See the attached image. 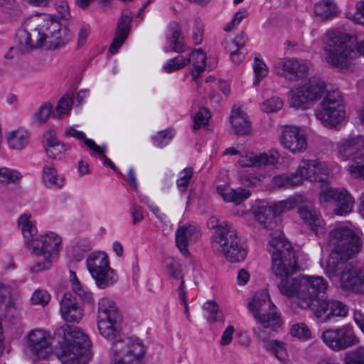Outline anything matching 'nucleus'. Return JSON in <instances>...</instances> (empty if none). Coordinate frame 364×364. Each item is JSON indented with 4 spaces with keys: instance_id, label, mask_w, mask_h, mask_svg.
<instances>
[{
    "instance_id": "obj_42",
    "label": "nucleus",
    "mask_w": 364,
    "mask_h": 364,
    "mask_svg": "<svg viewBox=\"0 0 364 364\" xmlns=\"http://www.w3.org/2000/svg\"><path fill=\"white\" fill-rule=\"evenodd\" d=\"M29 218L28 215H23L19 218L18 222L24 237L28 240L37 233V230L29 220Z\"/></svg>"
},
{
    "instance_id": "obj_37",
    "label": "nucleus",
    "mask_w": 364,
    "mask_h": 364,
    "mask_svg": "<svg viewBox=\"0 0 364 364\" xmlns=\"http://www.w3.org/2000/svg\"><path fill=\"white\" fill-rule=\"evenodd\" d=\"M203 309L206 311L208 314L207 321L210 323H215L216 322H225V318L223 311L215 301H208L204 304Z\"/></svg>"
},
{
    "instance_id": "obj_30",
    "label": "nucleus",
    "mask_w": 364,
    "mask_h": 364,
    "mask_svg": "<svg viewBox=\"0 0 364 364\" xmlns=\"http://www.w3.org/2000/svg\"><path fill=\"white\" fill-rule=\"evenodd\" d=\"M257 333L259 342L265 349L271 350L279 360L285 358L286 349L284 347L285 344L283 342L277 340H269V336L265 337V334L259 331Z\"/></svg>"
},
{
    "instance_id": "obj_38",
    "label": "nucleus",
    "mask_w": 364,
    "mask_h": 364,
    "mask_svg": "<svg viewBox=\"0 0 364 364\" xmlns=\"http://www.w3.org/2000/svg\"><path fill=\"white\" fill-rule=\"evenodd\" d=\"M336 12L334 4L329 1H321L314 6V14L321 20L333 16Z\"/></svg>"
},
{
    "instance_id": "obj_34",
    "label": "nucleus",
    "mask_w": 364,
    "mask_h": 364,
    "mask_svg": "<svg viewBox=\"0 0 364 364\" xmlns=\"http://www.w3.org/2000/svg\"><path fill=\"white\" fill-rule=\"evenodd\" d=\"M16 304L11 297V290L9 287L0 283V314L5 313L10 314L16 309Z\"/></svg>"
},
{
    "instance_id": "obj_63",
    "label": "nucleus",
    "mask_w": 364,
    "mask_h": 364,
    "mask_svg": "<svg viewBox=\"0 0 364 364\" xmlns=\"http://www.w3.org/2000/svg\"><path fill=\"white\" fill-rule=\"evenodd\" d=\"M247 16V12L245 10L239 11L235 15L234 18L231 21V22L227 25L225 28V31H230L233 29L235 26L238 25L241 21L245 18Z\"/></svg>"
},
{
    "instance_id": "obj_7",
    "label": "nucleus",
    "mask_w": 364,
    "mask_h": 364,
    "mask_svg": "<svg viewBox=\"0 0 364 364\" xmlns=\"http://www.w3.org/2000/svg\"><path fill=\"white\" fill-rule=\"evenodd\" d=\"M208 226L215 230L212 237V245L215 251L223 254L230 262L245 259L247 251L240 244L235 230L226 220L212 216L208 220Z\"/></svg>"
},
{
    "instance_id": "obj_41",
    "label": "nucleus",
    "mask_w": 364,
    "mask_h": 364,
    "mask_svg": "<svg viewBox=\"0 0 364 364\" xmlns=\"http://www.w3.org/2000/svg\"><path fill=\"white\" fill-rule=\"evenodd\" d=\"M21 178V173L16 170L6 167L0 168V183H15L18 182Z\"/></svg>"
},
{
    "instance_id": "obj_48",
    "label": "nucleus",
    "mask_w": 364,
    "mask_h": 364,
    "mask_svg": "<svg viewBox=\"0 0 364 364\" xmlns=\"http://www.w3.org/2000/svg\"><path fill=\"white\" fill-rule=\"evenodd\" d=\"M166 265L171 278L181 280V282L183 281L185 283L183 276L181 274V267L173 258H167Z\"/></svg>"
},
{
    "instance_id": "obj_61",
    "label": "nucleus",
    "mask_w": 364,
    "mask_h": 364,
    "mask_svg": "<svg viewBox=\"0 0 364 364\" xmlns=\"http://www.w3.org/2000/svg\"><path fill=\"white\" fill-rule=\"evenodd\" d=\"M238 163L242 167L256 166V154L251 152L242 156L239 159Z\"/></svg>"
},
{
    "instance_id": "obj_31",
    "label": "nucleus",
    "mask_w": 364,
    "mask_h": 364,
    "mask_svg": "<svg viewBox=\"0 0 364 364\" xmlns=\"http://www.w3.org/2000/svg\"><path fill=\"white\" fill-rule=\"evenodd\" d=\"M87 266L92 276H97L99 272L109 267L107 257L104 252L91 254L87 259Z\"/></svg>"
},
{
    "instance_id": "obj_64",
    "label": "nucleus",
    "mask_w": 364,
    "mask_h": 364,
    "mask_svg": "<svg viewBox=\"0 0 364 364\" xmlns=\"http://www.w3.org/2000/svg\"><path fill=\"white\" fill-rule=\"evenodd\" d=\"M130 211L133 218L134 224H136L144 219L143 208L141 206L134 204L130 208Z\"/></svg>"
},
{
    "instance_id": "obj_26",
    "label": "nucleus",
    "mask_w": 364,
    "mask_h": 364,
    "mask_svg": "<svg viewBox=\"0 0 364 364\" xmlns=\"http://www.w3.org/2000/svg\"><path fill=\"white\" fill-rule=\"evenodd\" d=\"M255 219L264 228L274 231L277 227L273 208L265 202H259L252 210Z\"/></svg>"
},
{
    "instance_id": "obj_18",
    "label": "nucleus",
    "mask_w": 364,
    "mask_h": 364,
    "mask_svg": "<svg viewBox=\"0 0 364 364\" xmlns=\"http://www.w3.org/2000/svg\"><path fill=\"white\" fill-rule=\"evenodd\" d=\"M282 145L293 154L304 151L307 141L304 133L296 126H285L280 136Z\"/></svg>"
},
{
    "instance_id": "obj_15",
    "label": "nucleus",
    "mask_w": 364,
    "mask_h": 364,
    "mask_svg": "<svg viewBox=\"0 0 364 364\" xmlns=\"http://www.w3.org/2000/svg\"><path fill=\"white\" fill-rule=\"evenodd\" d=\"M325 291L315 292L316 298L307 309L312 310L315 316L323 322L329 321L333 316H346L348 307L344 303L336 299L319 298V294Z\"/></svg>"
},
{
    "instance_id": "obj_62",
    "label": "nucleus",
    "mask_w": 364,
    "mask_h": 364,
    "mask_svg": "<svg viewBox=\"0 0 364 364\" xmlns=\"http://www.w3.org/2000/svg\"><path fill=\"white\" fill-rule=\"evenodd\" d=\"M235 331V328L233 326H228L225 330L223 332L222 336L220 341V344L222 346L229 345L232 340V336Z\"/></svg>"
},
{
    "instance_id": "obj_46",
    "label": "nucleus",
    "mask_w": 364,
    "mask_h": 364,
    "mask_svg": "<svg viewBox=\"0 0 364 364\" xmlns=\"http://www.w3.org/2000/svg\"><path fill=\"white\" fill-rule=\"evenodd\" d=\"M343 362L344 364H364V347H359L347 353Z\"/></svg>"
},
{
    "instance_id": "obj_24",
    "label": "nucleus",
    "mask_w": 364,
    "mask_h": 364,
    "mask_svg": "<svg viewBox=\"0 0 364 364\" xmlns=\"http://www.w3.org/2000/svg\"><path fill=\"white\" fill-rule=\"evenodd\" d=\"M200 237L198 228L191 224L179 227L176 232V243L177 247L184 255H188V245L196 242Z\"/></svg>"
},
{
    "instance_id": "obj_19",
    "label": "nucleus",
    "mask_w": 364,
    "mask_h": 364,
    "mask_svg": "<svg viewBox=\"0 0 364 364\" xmlns=\"http://www.w3.org/2000/svg\"><path fill=\"white\" fill-rule=\"evenodd\" d=\"M277 75L284 77L291 81H297L308 70V65L295 58L280 59L274 65Z\"/></svg>"
},
{
    "instance_id": "obj_52",
    "label": "nucleus",
    "mask_w": 364,
    "mask_h": 364,
    "mask_svg": "<svg viewBox=\"0 0 364 364\" xmlns=\"http://www.w3.org/2000/svg\"><path fill=\"white\" fill-rule=\"evenodd\" d=\"M210 114L206 108H201L198 110L194 117V129H199L201 127L208 124Z\"/></svg>"
},
{
    "instance_id": "obj_40",
    "label": "nucleus",
    "mask_w": 364,
    "mask_h": 364,
    "mask_svg": "<svg viewBox=\"0 0 364 364\" xmlns=\"http://www.w3.org/2000/svg\"><path fill=\"white\" fill-rule=\"evenodd\" d=\"M279 154L277 151H271L256 154V166H267L276 164L278 162Z\"/></svg>"
},
{
    "instance_id": "obj_57",
    "label": "nucleus",
    "mask_w": 364,
    "mask_h": 364,
    "mask_svg": "<svg viewBox=\"0 0 364 364\" xmlns=\"http://www.w3.org/2000/svg\"><path fill=\"white\" fill-rule=\"evenodd\" d=\"M50 301V294L46 291L36 290L31 297L33 304L46 306Z\"/></svg>"
},
{
    "instance_id": "obj_36",
    "label": "nucleus",
    "mask_w": 364,
    "mask_h": 364,
    "mask_svg": "<svg viewBox=\"0 0 364 364\" xmlns=\"http://www.w3.org/2000/svg\"><path fill=\"white\" fill-rule=\"evenodd\" d=\"M7 140L11 149L21 150L28 144L29 135L26 130L17 129L9 133Z\"/></svg>"
},
{
    "instance_id": "obj_47",
    "label": "nucleus",
    "mask_w": 364,
    "mask_h": 364,
    "mask_svg": "<svg viewBox=\"0 0 364 364\" xmlns=\"http://www.w3.org/2000/svg\"><path fill=\"white\" fill-rule=\"evenodd\" d=\"M290 334L294 337L301 339H308L310 338L311 336L310 329L304 323H299L292 325L290 329Z\"/></svg>"
},
{
    "instance_id": "obj_2",
    "label": "nucleus",
    "mask_w": 364,
    "mask_h": 364,
    "mask_svg": "<svg viewBox=\"0 0 364 364\" xmlns=\"http://www.w3.org/2000/svg\"><path fill=\"white\" fill-rule=\"evenodd\" d=\"M30 23L33 27L30 32L22 30L16 34V40L22 52L35 48L60 49L72 39L70 30L53 17L36 16Z\"/></svg>"
},
{
    "instance_id": "obj_27",
    "label": "nucleus",
    "mask_w": 364,
    "mask_h": 364,
    "mask_svg": "<svg viewBox=\"0 0 364 364\" xmlns=\"http://www.w3.org/2000/svg\"><path fill=\"white\" fill-rule=\"evenodd\" d=\"M230 123L236 134L246 135L251 132V122L246 113L239 107L232 108Z\"/></svg>"
},
{
    "instance_id": "obj_8",
    "label": "nucleus",
    "mask_w": 364,
    "mask_h": 364,
    "mask_svg": "<svg viewBox=\"0 0 364 364\" xmlns=\"http://www.w3.org/2000/svg\"><path fill=\"white\" fill-rule=\"evenodd\" d=\"M269 237L267 250L271 255L274 274L282 277L294 274L297 270V264L291 244L279 229L272 231Z\"/></svg>"
},
{
    "instance_id": "obj_60",
    "label": "nucleus",
    "mask_w": 364,
    "mask_h": 364,
    "mask_svg": "<svg viewBox=\"0 0 364 364\" xmlns=\"http://www.w3.org/2000/svg\"><path fill=\"white\" fill-rule=\"evenodd\" d=\"M55 9L62 18L68 19L70 18L69 6L66 1L58 0L55 3Z\"/></svg>"
},
{
    "instance_id": "obj_54",
    "label": "nucleus",
    "mask_w": 364,
    "mask_h": 364,
    "mask_svg": "<svg viewBox=\"0 0 364 364\" xmlns=\"http://www.w3.org/2000/svg\"><path fill=\"white\" fill-rule=\"evenodd\" d=\"M296 206L295 199L290 198L275 203L273 206L275 214H282L286 211L293 209Z\"/></svg>"
},
{
    "instance_id": "obj_23",
    "label": "nucleus",
    "mask_w": 364,
    "mask_h": 364,
    "mask_svg": "<svg viewBox=\"0 0 364 364\" xmlns=\"http://www.w3.org/2000/svg\"><path fill=\"white\" fill-rule=\"evenodd\" d=\"M60 311L62 317L67 322H79L83 316L82 305L77 302L75 296L65 294L60 302Z\"/></svg>"
},
{
    "instance_id": "obj_28",
    "label": "nucleus",
    "mask_w": 364,
    "mask_h": 364,
    "mask_svg": "<svg viewBox=\"0 0 364 364\" xmlns=\"http://www.w3.org/2000/svg\"><path fill=\"white\" fill-rule=\"evenodd\" d=\"M43 181L46 186L61 188L65 183V178L58 173L54 164L46 161L43 168Z\"/></svg>"
},
{
    "instance_id": "obj_49",
    "label": "nucleus",
    "mask_w": 364,
    "mask_h": 364,
    "mask_svg": "<svg viewBox=\"0 0 364 364\" xmlns=\"http://www.w3.org/2000/svg\"><path fill=\"white\" fill-rule=\"evenodd\" d=\"M70 279L72 282V288L75 293L79 296L80 298L91 301L92 295L90 293L85 291L80 286L79 281L77 279L76 274L74 272L70 271Z\"/></svg>"
},
{
    "instance_id": "obj_5",
    "label": "nucleus",
    "mask_w": 364,
    "mask_h": 364,
    "mask_svg": "<svg viewBox=\"0 0 364 364\" xmlns=\"http://www.w3.org/2000/svg\"><path fill=\"white\" fill-rule=\"evenodd\" d=\"M63 341L58 358L64 364H87L92 357L91 343L77 326L64 325L58 330Z\"/></svg>"
},
{
    "instance_id": "obj_55",
    "label": "nucleus",
    "mask_w": 364,
    "mask_h": 364,
    "mask_svg": "<svg viewBox=\"0 0 364 364\" xmlns=\"http://www.w3.org/2000/svg\"><path fill=\"white\" fill-rule=\"evenodd\" d=\"M52 111V106L50 104L42 105L34 114V118L39 124L46 123Z\"/></svg>"
},
{
    "instance_id": "obj_44",
    "label": "nucleus",
    "mask_w": 364,
    "mask_h": 364,
    "mask_svg": "<svg viewBox=\"0 0 364 364\" xmlns=\"http://www.w3.org/2000/svg\"><path fill=\"white\" fill-rule=\"evenodd\" d=\"M348 171L353 177L364 179V155L356 156L355 161L348 165Z\"/></svg>"
},
{
    "instance_id": "obj_11",
    "label": "nucleus",
    "mask_w": 364,
    "mask_h": 364,
    "mask_svg": "<svg viewBox=\"0 0 364 364\" xmlns=\"http://www.w3.org/2000/svg\"><path fill=\"white\" fill-rule=\"evenodd\" d=\"M61 239L56 234L51 232L32 239L27 242L29 250L34 255L41 257L42 261H38L33 268L36 272L47 269L58 253V247Z\"/></svg>"
},
{
    "instance_id": "obj_32",
    "label": "nucleus",
    "mask_w": 364,
    "mask_h": 364,
    "mask_svg": "<svg viewBox=\"0 0 364 364\" xmlns=\"http://www.w3.org/2000/svg\"><path fill=\"white\" fill-rule=\"evenodd\" d=\"M217 191L225 201L233 202L236 204L240 203L250 196V191L245 188L233 190L229 188L218 187Z\"/></svg>"
},
{
    "instance_id": "obj_39",
    "label": "nucleus",
    "mask_w": 364,
    "mask_h": 364,
    "mask_svg": "<svg viewBox=\"0 0 364 364\" xmlns=\"http://www.w3.org/2000/svg\"><path fill=\"white\" fill-rule=\"evenodd\" d=\"M95 279L97 287L100 289H105L112 285L117 280L114 271L109 267L107 269H105L97 273V276H92Z\"/></svg>"
},
{
    "instance_id": "obj_53",
    "label": "nucleus",
    "mask_w": 364,
    "mask_h": 364,
    "mask_svg": "<svg viewBox=\"0 0 364 364\" xmlns=\"http://www.w3.org/2000/svg\"><path fill=\"white\" fill-rule=\"evenodd\" d=\"M253 69L256 76V78L254 81V85H257L260 80L267 75V67L262 60L255 58Z\"/></svg>"
},
{
    "instance_id": "obj_3",
    "label": "nucleus",
    "mask_w": 364,
    "mask_h": 364,
    "mask_svg": "<svg viewBox=\"0 0 364 364\" xmlns=\"http://www.w3.org/2000/svg\"><path fill=\"white\" fill-rule=\"evenodd\" d=\"M326 62L338 70H347L360 54L364 55V40L357 42L355 36L341 29H331L324 35Z\"/></svg>"
},
{
    "instance_id": "obj_58",
    "label": "nucleus",
    "mask_w": 364,
    "mask_h": 364,
    "mask_svg": "<svg viewBox=\"0 0 364 364\" xmlns=\"http://www.w3.org/2000/svg\"><path fill=\"white\" fill-rule=\"evenodd\" d=\"M181 176L177 181L178 186L182 191H185L193 176V170L191 168H186L181 172Z\"/></svg>"
},
{
    "instance_id": "obj_29",
    "label": "nucleus",
    "mask_w": 364,
    "mask_h": 364,
    "mask_svg": "<svg viewBox=\"0 0 364 364\" xmlns=\"http://www.w3.org/2000/svg\"><path fill=\"white\" fill-rule=\"evenodd\" d=\"M170 33L167 36L168 50L183 53L185 50L181 27L176 22L169 26Z\"/></svg>"
},
{
    "instance_id": "obj_14",
    "label": "nucleus",
    "mask_w": 364,
    "mask_h": 364,
    "mask_svg": "<svg viewBox=\"0 0 364 364\" xmlns=\"http://www.w3.org/2000/svg\"><path fill=\"white\" fill-rule=\"evenodd\" d=\"M145 354L144 346L138 341L119 339L113 341L111 348L112 364H132Z\"/></svg>"
},
{
    "instance_id": "obj_6",
    "label": "nucleus",
    "mask_w": 364,
    "mask_h": 364,
    "mask_svg": "<svg viewBox=\"0 0 364 364\" xmlns=\"http://www.w3.org/2000/svg\"><path fill=\"white\" fill-rule=\"evenodd\" d=\"M248 308L257 323V326L253 328V334L257 339L258 331L266 337L282 328L281 313L271 300L267 289L257 291L249 302Z\"/></svg>"
},
{
    "instance_id": "obj_50",
    "label": "nucleus",
    "mask_w": 364,
    "mask_h": 364,
    "mask_svg": "<svg viewBox=\"0 0 364 364\" xmlns=\"http://www.w3.org/2000/svg\"><path fill=\"white\" fill-rule=\"evenodd\" d=\"M85 144L90 149L93 150L95 152H96L101 156V159L103 160L105 165L109 166L113 170L116 169V167H115L114 164H113V162L105 155V154H104L105 150L103 149V148L97 145L95 143V141H92V139H85Z\"/></svg>"
},
{
    "instance_id": "obj_1",
    "label": "nucleus",
    "mask_w": 364,
    "mask_h": 364,
    "mask_svg": "<svg viewBox=\"0 0 364 364\" xmlns=\"http://www.w3.org/2000/svg\"><path fill=\"white\" fill-rule=\"evenodd\" d=\"M328 243L333 249L326 262V274L332 281L338 279L343 290L364 293V272H358L347 263L360 251L361 237L347 226H338L329 232Z\"/></svg>"
},
{
    "instance_id": "obj_21",
    "label": "nucleus",
    "mask_w": 364,
    "mask_h": 364,
    "mask_svg": "<svg viewBox=\"0 0 364 364\" xmlns=\"http://www.w3.org/2000/svg\"><path fill=\"white\" fill-rule=\"evenodd\" d=\"M298 213L301 220L310 226L316 235L321 236L325 234V223L311 202L300 205Z\"/></svg>"
},
{
    "instance_id": "obj_56",
    "label": "nucleus",
    "mask_w": 364,
    "mask_h": 364,
    "mask_svg": "<svg viewBox=\"0 0 364 364\" xmlns=\"http://www.w3.org/2000/svg\"><path fill=\"white\" fill-rule=\"evenodd\" d=\"M69 149L68 146L60 142L56 143L49 146H46V151L47 155L51 159L60 158L66 149Z\"/></svg>"
},
{
    "instance_id": "obj_4",
    "label": "nucleus",
    "mask_w": 364,
    "mask_h": 364,
    "mask_svg": "<svg viewBox=\"0 0 364 364\" xmlns=\"http://www.w3.org/2000/svg\"><path fill=\"white\" fill-rule=\"evenodd\" d=\"M291 274L284 276L278 284L282 294L288 297H296L297 305L304 309L311 306L317 291H326L328 287L322 277L303 276L291 277Z\"/></svg>"
},
{
    "instance_id": "obj_12",
    "label": "nucleus",
    "mask_w": 364,
    "mask_h": 364,
    "mask_svg": "<svg viewBox=\"0 0 364 364\" xmlns=\"http://www.w3.org/2000/svg\"><path fill=\"white\" fill-rule=\"evenodd\" d=\"M325 89L326 85L323 81L315 78L310 79L289 90V103L292 107H301L303 105L319 100Z\"/></svg>"
},
{
    "instance_id": "obj_13",
    "label": "nucleus",
    "mask_w": 364,
    "mask_h": 364,
    "mask_svg": "<svg viewBox=\"0 0 364 364\" xmlns=\"http://www.w3.org/2000/svg\"><path fill=\"white\" fill-rule=\"evenodd\" d=\"M321 338L323 342L334 351L346 350L359 343L353 327L348 324L326 328L322 332Z\"/></svg>"
},
{
    "instance_id": "obj_51",
    "label": "nucleus",
    "mask_w": 364,
    "mask_h": 364,
    "mask_svg": "<svg viewBox=\"0 0 364 364\" xmlns=\"http://www.w3.org/2000/svg\"><path fill=\"white\" fill-rule=\"evenodd\" d=\"M282 100L278 97H271L264 101L262 105V109L267 113L274 112L282 109Z\"/></svg>"
},
{
    "instance_id": "obj_45",
    "label": "nucleus",
    "mask_w": 364,
    "mask_h": 364,
    "mask_svg": "<svg viewBox=\"0 0 364 364\" xmlns=\"http://www.w3.org/2000/svg\"><path fill=\"white\" fill-rule=\"evenodd\" d=\"M190 63V60L184 58L183 55H178L171 59L164 65V70L167 73H172L182 69Z\"/></svg>"
},
{
    "instance_id": "obj_20",
    "label": "nucleus",
    "mask_w": 364,
    "mask_h": 364,
    "mask_svg": "<svg viewBox=\"0 0 364 364\" xmlns=\"http://www.w3.org/2000/svg\"><path fill=\"white\" fill-rule=\"evenodd\" d=\"M50 344V334L42 329L33 330L28 335V345L39 359H45L48 356Z\"/></svg>"
},
{
    "instance_id": "obj_43",
    "label": "nucleus",
    "mask_w": 364,
    "mask_h": 364,
    "mask_svg": "<svg viewBox=\"0 0 364 364\" xmlns=\"http://www.w3.org/2000/svg\"><path fill=\"white\" fill-rule=\"evenodd\" d=\"M73 100L69 97H62L58 103L56 110L53 113V117L62 119L68 115L73 105Z\"/></svg>"
},
{
    "instance_id": "obj_25",
    "label": "nucleus",
    "mask_w": 364,
    "mask_h": 364,
    "mask_svg": "<svg viewBox=\"0 0 364 364\" xmlns=\"http://www.w3.org/2000/svg\"><path fill=\"white\" fill-rule=\"evenodd\" d=\"M363 149L364 140L360 136L348 138L338 145L339 154L344 160L351 159V163L355 161L356 156H364L360 153Z\"/></svg>"
},
{
    "instance_id": "obj_33",
    "label": "nucleus",
    "mask_w": 364,
    "mask_h": 364,
    "mask_svg": "<svg viewBox=\"0 0 364 364\" xmlns=\"http://www.w3.org/2000/svg\"><path fill=\"white\" fill-rule=\"evenodd\" d=\"M187 60L193 62V69L191 73L193 79L196 81L206 67V55L201 49H197L191 53Z\"/></svg>"
},
{
    "instance_id": "obj_9",
    "label": "nucleus",
    "mask_w": 364,
    "mask_h": 364,
    "mask_svg": "<svg viewBox=\"0 0 364 364\" xmlns=\"http://www.w3.org/2000/svg\"><path fill=\"white\" fill-rule=\"evenodd\" d=\"M122 317L116 304L109 298H102L98 302L97 327L105 338L114 341L122 339L118 323Z\"/></svg>"
},
{
    "instance_id": "obj_17",
    "label": "nucleus",
    "mask_w": 364,
    "mask_h": 364,
    "mask_svg": "<svg viewBox=\"0 0 364 364\" xmlns=\"http://www.w3.org/2000/svg\"><path fill=\"white\" fill-rule=\"evenodd\" d=\"M320 200L325 202L331 200L337 202V206L333 210V213L337 215H343L350 213L355 203L353 198L346 190L332 188L322 190Z\"/></svg>"
},
{
    "instance_id": "obj_10",
    "label": "nucleus",
    "mask_w": 364,
    "mask_h": 364,
    "mask_svg": "<svg viewBox=\"0 0 364 364\" xmlns=\"http://www.w3.org/2000/svg\"><path fill=\"white\" fill-rule=\"evenodd\" d=\"M315 115L326 127L333 128L345 118L343 97L339 90L328 91L320 103V108L315 111Z\"/></svg>"
},
{
    "instance_id": "obj_59",
    "label": "nucleus",
    "mask_w": 364,
    "mask_h": 364,
    "mask_svg": "<svg viewBox=\"0 0 364 364\" xmlns=\"http://www.w3.org/2000/svg\"><path fill=\"white\" fill-rule=\"evenodd\" d=\"M348 18L356 23L364 25V0L357 4L356 11Z\"/></svg>"
},
{
    "instance_id": "obj_16",
    "label": "nucleus",
    "mask_w": 364,
    "mask_h": 364,
    "mask_svg": "<svg viewBox=\"0 0 364 364\" xmlns=\"http://www.w3.org/2000/svg\"><path fill=\"white\" fill-rule=\"evenodd\" d=\"M296 174L301 177V185L304 180L311 182H324L328 178L327 166L318 160H302L296 171Z\"/></svg>"
},
{
    "instance_id": "obj_35",
    "label": "nucleus",
    "mask_w": 364,
    "mask_h": 364,
    "mask_svg": "<svg viewBox=\"0 0 364 364\" xmlns=\"http://www.w3.org/2000/svg\"><path fill=\"white\" fill-rule=\"evenodd\" d=\"M274 187L279 188H294L301 185V177L296 174H281L273 177L272 180Z\"/></svg>"
},
{
    "instance_id": "obj_22",
    "label": "nucleus",
    "mask_w": 364,
    "mask_h": 364,
    "mask_svg": "<svg viewBox=\"0 0 364 364\" xmlns=\"http://www.w3.org/2000/svg\"><path fill=\"white\" fill-rule=\"evenodd\" d=\"M133 16L129 11L122 13L117 21V28L112 43L109 46V52L115 53L127 38L131 28Z\"/></svg>"
}]
</instances>
